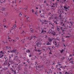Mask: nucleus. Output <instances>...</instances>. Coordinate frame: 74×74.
Returning a JSON list of instances; mask_svg holds the SVG:
<instances>
[{
  "mask_svg": "<svg viewBox=\"0 0 74 74\" xmlns=\"http://www.w3.org/2000/svg\"><path fill=\"white\" fill-rule=\"evenodd\" d=\"M58 17H54V19L55 20H56L57 21H59V19H62V12H61L60 11V10H59L58 12Z\"/></svg>",
  "mask_w": 74,
  "mask_h": 74,
  "instance_id": "1",
  "label": "nucleus"
},
{
  "mask_svg": "<svg viewBox=\"0 0 74 74\" xmlns=\"http://www.w3.org/2000/svg\"><path fill=\"white\" fill-rule=\"evenodd\" d=\"M8 52H12V53H15L16 55V56H15L16 57H17V58H18V56L17 55L18 54V52L17 51V50L16 49H14L10 51H8Z\"/></svg>",
  "mask_w": 74,
  "mask_h": 74,
  "instance_id": "2",
  "label": "nucleus"
},
{
  "mask_svg": "<svg viewBox=\"0 0 74 74\" xmlns=\"http://www.w3.org/2000/svg\"><path fill=\"white\" fill-rule=\"evenodd\" d=\"M3 65L4 67H5V66H8V67L10 66V63H9V62H8V61H6L4 62L3 64Z\"/></svg>",
  "mask_w": 74,
  "mask_h": 74,
  "instance_id": "3",
  "label": "nucleus"
},
{
  "mask_svg": "<svg viewBox=\"0 0 74 74\" xmlns=\"http://www.w3.org/2000/svg\"><path fill=\"white\" fill-rule=\"evenodd\" d=\"M48 40L49 42H51L53 41V43L54 44V40H55V38H50L49 37L48 38Z\"/></svg>",
  "mask_w": 74,
  "mask_h": 74,
  "instance_id": "4",
  "label": "nucleus"
},
{
  "mask_svg": "<svg viewBox=\"0 0 74 74\" xmlns=\"http://www.w3.org/2000/svg\"><path fill=\"white\" fill-rule=\"evenodd\" d=\"M54 22L55 23L56 25L57 26L60 25V23H59L58 21H54Z\"/></svg>",
  "mask_w": 74,
  "mask_h": 74,
  "instance_id": "5",
  "label": "nucleus"
},
{
  "mask_svg": "<svg viewBox=\"0 0 74 74\" xmlns=\"http://www.w3.org/2000/svg\"><path fill=\"white\" fill-rule=\"evenodd\" d=\"M51 34L52 36H55L56 35V32L54 31H53L51 32Z\"/></svg>",
  "mask_w": 74,
  "mask_h": 74,
  "instance_id": "6",
  "label": "nucleus"
},
{
  "mask_svg": "<svg viewBox=\"0 0 74 74\" xmlns=\"http://www.w3.org/2000/svg\"><path fill=\"white\" fill-rule=\"evenodd\" d=\"M64 8L65 9V10L66 11H67V10H69V8H67L66 6H64Z\"/></svg>",
  "mask_w": 74,
  "mask_h": 74,
  "instance_id": "7",
  "label": "nucleus"
},
{
  "mask_svg": "<svg viewBox=\"0 0 74 74\" xmlns=\"http://www.w3.org/2000/svg\"><path fill=\"white\" fill-rule=\"evenodd\" d=\"M47 23H48V21L45 20L44 21V22L43 23V24H45V25L47 24Z\"/></svg>",
  "mask_w": 74,
  "mask_h": 74,
  "instance_id": "8",
  "label": "nucleus"
},
{
  "mask_svg": "<svg viewBox=\"0 0 74 74\" xmlns=\"http://www.w3.org/2000/svg\"><path fill=\"white\" fill-rule=\"evenodd\" d=\"M9 64H14V62L13 60H12L11 61H9Z\"/></svg>",
  "mask_w": 74,
  "mask_h": 74,
  "instance_id": "9",
  "label": "nucleus"
},
{
  "mask_svg": "<svg viewBox=\"0 0 74 74\" xmlns=\"http://www.w3.org/2000/svg\"><path fill=\"white\" fill-rule=\"evenodd\" d=\"M1 10L2 11H5V8H2Z\"/></svg>",
  "mask_w": 74,
  "mask_h": 74,
  "instance_id": "10",
  "label": "nucleus"
},
{
  "mask_svg": "<svg viewBox=\"0 0 74 74\" xmlns=\"http://www.w3.org/2000/svg\"><path fill=\"white\" fill-rule=\"evenodd\" d=\"M0 68L1 69V72L3 71V70L4 71V68L1 66L0 67Z\"/></svg>",
  "mask_w": 74,
  "mask_h": 74,
  "instance_id": "11",
  "label": "nucleus"
},
{
  "mask_svg": "<svg viewBox=\"0 0 74 74\" xmlns=\"http://www.w3.org/2000/svg\"><path fill=\"white\" fill-rule=\"evenodd\" d=\"M54 27H55V26H54V24H53L51 26V29H54Z\"/></svg>",
  "mask_w": 74,
  "mask_h": 74,
  "instance_id": "12",
  "label": "nucleus"
},
{
  "mask_svg": "<svg viewBox=\"0 0 74 74\" xmlns=\"http://www.w3.org/2000/svg\"><path fill=\"white\" fill-rule=\"evenodd\" d=\"M40 45V43H39V42H37L36 43V47H38L39 46L38 45Z\"/></svg>",
  "mask_w": 74,
  "mask_h": 74,
  "instance_id": "13",
  "label": "nucleus"
},
{
  "mask_svg": "<svg viewBox=\"0 0 74 74\" xmlns=\"http://www.w3.org/2000/svg\"><path fill=\"white\" fill-rule=\"evenodd\" d=\"M5 53H6V52L4 51H0V53H2V54H4Z\"/></svg>",
  "mask_w": 74,
  "mask_h": 74,
  "instance_id": "14",
  "label": "nucleus"
},
{
  "mask_svg": "<svg viewBox=\"0 0 74 74\" xmlns=\"http://www.w3.org/2000/svg\"><path fill=\"white\" fill-rule=\"evenodd\" d=\"M32 38H33L32 36L30 37L29 38V37L28 38V39L29 40H31L32 39Z\"/></svg>",
  "mask_w": 74,
  "mask_h": 74,
  "instance_id": "15",
  "label": "nucleus"
},
{
  "mask_svg": "<svg viewBox=\"0 0 74 74\" xmlns=\"http://www.w3.org/2000/svg\"><path fill=\"white\" fill-rule=\"evenodd\" d=\"M46 45H51V42L49 43V42H48L47 43Z\"/></svg>",
  "mask_w": 74,
  "mask_h": 74,
  "instance_id": "16",
  "label": "nucleus"
},
{
  "mask_svg": "<svg viewBox=\"0 0 74 74\" xmlns=\"http://www.w3.org/2000/svg\"><path fill=\"white\" fill-rule=\"evenodd\" d=\"M69 23H71V24H69V25H70L71 26H72V25H73V23H72V22L70 21Z\"/></svg>",
  "mask_w": 74,
  "mask_h": 74,
  "instance_id": "17",
  "label": "nucleus"
},
{
  "mask_svg": "<svg viewBox=\"0 0 74 74\" xmlns=\"http://www.w3.org/2000/svg\"><path fill=\"white\" fill-rule=\"evenodd\" d=\"M61 25H62V26H64V23H63V22H61Z\"/></svg>",
  "mask_w": 74,
  "mask_h": 74,
  "instance_id": "18",
  "label": "nucleus"
},
{
  "mask_svg": "<svg viewBox=\"0 0 74 74\" xmlns=\"http://www.w3.org/2000/svg\"><path fill=\"white\" fill-rule=\"evenodd\" d=\"M55 45H56V47H59V44H56Z\"/></svg>",
  "mask_w": 74,
  "mask_h": 74,
  "instance_id": "19",
  "label": "nucleus"
},
{
  "mask_svg": "<svg viewBox=\"0 0 74 74\" xmlns=\"http://www.w3.org/2000/svg\"><path fill=\"white\" fill-rule=\"evenodd\" d=\"M3 27V25L1 24H0V27H1V29H3L2 27Z\"/></svg>",
  "mask_w": 74,
  "mask_h": 74,
  "instance_id": "20",
  "label": "nucleus"
},
{
  "mask_svg": "<svg viewBox=\"0 0 74 74\" xmlns=\"http://www.w3.org/2000/svg\"><path fill=\"white\" fill-rule=\"evenodd\" d=\"M47 73L48 74H51V73H52V71H50L49 72H47Z\"/></svg>",
  "mask_w": 74,
  "mask_h": 74,
  "instance_id": "21",
  "label": "nucleus"
},
{
  "mask_svg": "<svg viewBox=\"0 0 74 74\" xmlns=\"http://www.w3.org/2000/svg\"><path fill=\"white\" fill-rule=\"evenodd\" d=\"M30 51L29 50H28L26 51V52H27V53H28V52H30Z\"/></svg>",
  "mask_w": 74,
  "mask_h": 74,
  "instance_id": "22",
  "label": "nucleus"
},
{
  "mask_svg": "<svg viewBox=\"0 0 74 74\" xmlns=\"http://www.w3.org/2000/svg\"><path fill=\"white\" fill-rule=\"evenodd\" d=\"M61 29L62 30V32H64V29H63V27H61Z\"/></svg>",
  "mask_w": 74,
  "mask_h": 74,
  "instance_id": "23",
  "label": "nucleus"
},
{
  "mask_svg": "<svg viewBox=\"0 0 74 74\" xmlns=\"http://www.w3.org/2000/svg\"><path fill=\"white\" fill-rule=\"evenodd\" d=\"M6 48H8V49H11V47H6Z\"/></svg>",
  "mask_w": 74,
  "mask_h": 74,
  "instance_id": "24",
  "label": "nucleus"
},
{
  "mask_svg": "<svg viewBox=\"0 0 74 74\" xmlns=\"http://www.w3.org/2000/svg\"><path fill=\"white\" fill-rule=\"evenodd\" d=\"M10 70L12 71H14V70H13V68H10Z\"/></svg>",
  "mask_w": 74,
  "mask_h": 74,
  "instance_id": "25",
  "label": "nucleus"
},
{
  "mask_svg": "<svg viewBox=\"0 0 74 74\" xmlns=\"http://www.w3.org/2000/svg\"><path fill=\"white\" fill-rule=\"evenodd\" d=\"M16 27V26H14V27H12V30H13V29H14V28H15Z\"/></svg>",
  "mask_w": 74,
  "mask_h": 74,
  "instance_id": "26",
  "label": "nucleus"
},
{
  "mask_svg": "<svg viewBox=\"0 0 74 74\" xmlns=\"http://www.w3.org/2000/svg\"><path fill=\"white\" fill-rule=\"evenodd\" d=\"M53 24L52 23H49V25H51V26H52V25H53Z\"/></svg>",
  "mask_w": 74,
  "mask_h": 74,
  "instance_id": "27",
  "label": "nucleus"
},
{
  "mask_svg": "<svg viewBox=\"0 0 74 74\" xmlns=\"http://www.w3.org/2000/svg\"><path fill=\"white\" fill-rule=\"evenodd\" d=\"M4 71L6 70H7L8 69V68L7 67H4Z\"/></svg>",
  "mask_w": 74,
  "mask_h": 74,
  "instance_id": "28",
  "label": "nucleus"
},
{
  "mask_svg": "<svg viewBox=\"0 0 74 74\" xmlns=\"http://www.w3.org/2000/svg\"><path fill=\"white\" fill-rule=\"evenodd\" d=\"M65 74H72V73H71V74L69 73H67V72H66L65 73Z\"/></svg>",
  "mask_w": 74,
  "mask_h": 74,
  "instance_id": "29",
  "label": "nucleus"
},
{
  "mask_svg": "<svg viewBox=\"0 0 74 74\" xmlns=\"http://www.w3.org/2000/svg\"><path fill=\"white\" fill-rule=\"evenodd\" d=\"M64 51V49H62V50L61 51H60L61 53H62L63 52V51Z\"/></svg>",
  "mask_w": 74,
  "mask_h": 74,
  "instance_id": "30",
  "label": "nucleus"
},
{
  "mask_svg": "<svg viewBox=\"0 0 74 74\" xmlns=\"http://www.w3.org/2000/svg\"><path fill=\"white\" fill-rule=\"evenodd\" d=\"M1 54H0V58H3V55H2L1 56Z\"/></svg>",
  "mask_w": 74,
  "mask_h": 74,
  "instance_id": "31",
  "label": "nucleus"
},
{
  "mask_svg": "<svg viewBox=\"0 0 74 74\" xmlns=\"http://www.w3.org/2000/svg\"><path fill=\"white\" fill-rule=\"evenodd\" d=\"M14 74H16V70H15L14 71Z\"/></svg>",
  "mask_w": 74,
  "mask_h": 74,
  "instance_id": "32",
  "label": "nucleus"
},
{
  "mask_svg": "<svg viewBox=\"0 0 74 74\" xmlns=\"http://www.w3.org/2000/svg\"><path fill=\"white\" fill-rule=\"evenodd\" d=\"M44 32H46V31H43V30H42V32H41V33H44Z\"/></svg>",
  "mask_w": 74,
  "mask_h": 74,
  "instance_id": "33",
  "label": "nucleus"
},
{
  "mask_svg": "<svg viewBox=\"0 0 74 74\" xmlns=\"http://www.w3.org/2000/svg\"><path fill=\"white\" fill-rule=\"evenodd\" d=\"M16 60H17V61H18V62H20V60H19V59H16Z\"/></svg>",
  "mask_w": 74,
  "mask_h": 74,
  "instance_id": "34",
  "label": "nucleus"
},
{
  "mask_svg": "<svg viewBox=\"0 0 74 74\" xmlns=\"http://www.w3.org/2000/svg\"><path fill=\"white\" fill-rule=\"evenodd\" d=\"M30 18V17H29L27 16V17L26 19H29Z\"/></svg>",
  "mask_w": 74,
  "mask_h": 74,
  "instance_id": "35",
  "label": "nucleus"
},
{
  "mask_svg": "<svg viewBox=\"0 0 74 74\" xmlns=\"http://www.w3.org/2000/svg\"><path fill=\"white\" fill-rule=\"evenodd\" d=\"M32 11L33 13H34V10H33V9H32Z\"/></svg>",
  "mask_w": 74,
  "mask_h": 74,
  "instance_id": "36",
  "label": "nucleus"
},
{
  "mask_svg": "<svg viewBox=\"0 0 74 74\" xmlns=\"http://www.w3.org/2000/svg\"><path fill=\"white\" fill-rule=\"evenodd\" d=\"M62 0V1H63V2H66V0Z\"/></svg>",
  "mask_w": 74,
  "mask_h": 74,
  "instance_id": "37",
  "label": "nucleus"
},
{
  "mask_svg": "<svg viewBox=\"0 0 74 74\" xmlns=\"http://www.w3.org/2000/svg\"><path fill=\"white\" fill-rule=\"evenodd\" d=\"M52 48V49H54L55 48V47H54V46H53L52 47H51Z\"/></svg>",
  "mask_w": 74,
  "mask_h": 74,
  "instance_id": "38",
  "label": "nucleus"
},
{
  "mask_svg": "<svg viewBox=\"0 0 74 74\" xmlns=\"http://www.w3.org/2000/svg\"><path fill=\"white\" fill-rule=\"evenodd\" d=\"M27 22H28V23H29V22H30V20H28L27 21Z\"/></svg>",
  "mask_w": 74,
  "mask_h": 74,
  "instance_id": "39",
  "label": "nucleus"
},
{
  "mask_svg": "<svg viewBox=\"0 0 74 74\" xmlns=\"http://www.w3.org/2000/svg\"><path fill=\"white\" fill-rule=\"evenodd\" d=\"M22 14H21V13L19 14V16H22Z\"/></svg>",
  "mask_w": 74,
  "mask_h": 74,
  "instance_id": "40",
  "label": "nucleus"
},
{
  "mask_svg": "<svg viewBox=\"0 0 74 74\" xmlns=\"http://www.w3.org/2000/svg\"><path fill=\"white\" fill-rule=\"evenodd\" d=\"M64 38L63 39V38H62V41H65L64 40Z\"/></svg>",
  "mask_w": 74,
  "mask_h": 74,
  "instance_id": "41",
  "label": "nucleus"
},
{
  "mask_svg": "<svg viewBox=\"0 0 74 74\" xmlns=\"http://www.w3.org/2000/svg\"><path fill=\"white\" fill-rule=\"evenodd\" d=\"M27 62H28V63H29V60H27Z\"/></svg>",
  "mask_w": 74,
  "mask_h": 74,
  "instance_id": "42",
  "label": "nucleus"
},
{
  "mask_svg": "<svg viewBox=\"0 0 74 74\" xmlns=\"http://www.w3.org/2000/svg\"><path fill=\"white\" fill-rule=\"evenodd\" d=\"M11 58V56H9V60H10V59Z\"/></svg>",
  "mask_w": 74,
  "mask_h": 74,
  "instance_id": "43",
  "label": "nucleus"
},
{
  "mask_svg": "<svg viewBox=\"0 0 74 74\" xmlns=\"http://www.w3.org/2000/svg\"><path fill=\"white\" fill-rule=\"evenodd\" d=\"M32 55H30L29 56V58L32 57Z\"/></svg>",
  "mask_w": 74,
  "mask_h": 74,
  "instance_id": "44",
  "label": "nucleus"
},
{
  "mask_svg": "<svg viewBox=\"0 0 74 74\" xmlns=\"http://www.w3.org/2000/svg\"><path fill=\"white\" fill-rule=\"evenodd\" d=\"M57 29L58 30H60V28H59L58 27H57Z\"/></svg>",
  "mask_w": 74,
  "mask_h": 74,
  "instance_id": "45",
  "label": "nucleus"
},
{
  "mask_svg": "<svg viewBox=\"0 0 74 74\" xmlns=\"http://www.w3.org/2000/svg\"><path fill=\"white\" fill-rule=\"evenodd\" d=\"M27 6H26V9H25V8H24V9H25V10H27Z\"/></svg>",
  "mask_w": 74,
  "mask_h": 74,
  "instance_id": "46",
  "label": "nucleus"
},
{
  "mask_svg": "<svg viewBox=\"0 0 74 74\" xmlns=\"http://www.w3.org/2000/svg\"><path fill=\"white\" fill-rule=\"evenodd\" d=\"M37 12L36 11L35 13V14H36V15H37Z\"/></svg>",
  "mask_w": 74,
  "mask_h": 74,
  "instance_id": "47",
  "label": "nucleus"
},
{
  "mask_svg": "<svg viewBox=\"0 0 74 74\" xmlns=\"http://www.w3.org/2000/svg\"><path fill=\"white\" fill-rule=\"evenodd\" d=\"M41 50H38V52H41Z\"/></svg>",
  "mask_w": 74,
  "mask_h": 74,
  "instance_id": "48",
  "label": "nucleus"
},
{
  "mask_svg": "<svg viewBox=\"0 0 74 74\" xmlns=\"http://www.w3.org/2000/svg\"><path fill=\"white\" fill-rule=\"evenodd\" d=\"M45 38H46L47 37V35H45Z\"/></svg>",
  "mask_w": 74,
  "mask_h": 74,
  "instance_id": "49",
  "label": "nucleus"
},
{
  "mask_svg": "<svg viewBox=\"0 0 74 74\" xmlns=\"http://www.w3.org/2000/svg\"><path fill=\"white\" fill-rule=\"evenodd\" d=\"M59 66H61V64H58Z\"/></svg>",
  "mask_w": 74,
  "mask_h": 74,
  "instance_id": "50",
  "label": "nucleus"
},
{
  "mask_svg": "<svg viewBox=\"0 0 74 74\" xmlns=\"http://www.w3.org/2000/svg\"><path fill=\"white\" fill-rule=\"evenodd\" d=\"M25 16V17H27V15H26L25 16Z\"/></svg>",
  "mask_w": 74,
  "mask_h": 74,
  "instance_id": "51",
  "label": "nucleus"
},
{
  "mask_svg": "<svg viewBox=\"0 0 74 74\" xmlns=\"http://www.w3.org/2000/svg\"><path fill=\"white\" fill-rule=\"evenodd\" d=\"M32 37L33 38V37H35V38H37V37H36V36H34V37L33 36V37Z\"/></svg>",
  "mask_w": 74,
  "mask_h": 74,
  "instance_id": "52",
  "label": "nucleus"
},
{
  "mask_svg": "<svg viewBox=\"0 0 74 74\" xmlns=\"http://www.w3.org/2000/svg\"><path fill=\"white\" fill-rule=\"evenodd\" d=\"M62 58H63V59H65V58L64 56H62Z\"/></svg>",
  "mask_w": 74,
  "mask_h": 74,
  "instance_id": "53",
  "label": "nucleus"
},
{
  "mask_svg": "<svg viewBox=\"0 0 74 74\" xmlns=\"http://www.w3.org/2000/svg\"><path fill=\"white\" fill-rule=\"evenodd\" d=\"M6 27V25H4V27L5 28Z\"/></svg>",
  "mask_w": 74,
  "mask_h": 74,
  "instance_id": "54",
  "label": "nucleus"
},
{
  "mask_svg": "<svg viewBox=\"0 0 74 74\" xmlns=\"http://www.w3.org/2000/svg\"><path fill=\"white\" fill-rule=\"evenodd\" d=\"M67 22V20H65L64 21V22Z\"/></svg>",
  "mask_w": 74,
  "mask_h": 74,
  "instance_id": "55",
  "label": "nucleus"
},
{
  "mask_svg": "<svg viewBox=\"0 0 74 74\" xmlns=\"http://www.w3.org/2000/svg\"><path fill=\"white\" fill-rule=\"evenodd\" d=\"M36 9H38V7H36Z\"/></svg>",
  "mask_w": 74,
  "mask_h": 74,
  "instance_id": "56",
  "label": "nucleus"
},
{
  "mask_svg": "<svg viewBox=\"0 0 74 74\" xmlns=\"http://www.w3.org/2000/svg\"><path fill=\"white\" fill-rule=\"evenodd\" d=\"M70 37V36H66V37H67L68 38H69Z\"/></svg>",
  "mask_w": 74,
  "mask_h": 74,
  "instance_id": "57",
  "label": "nucleus"
},
{
  "mask_svg": "<svg viewBox=\"0 0 74 74\" xmlns=\"http://www.w3.org/2000/svg\"><path fill=\"white\" fill-rule=\"evenodd\" d=\"M49 54H52V53H51V52H50L49 53Z\"/></svg>",
  "mask_w": 74,
  "mask_h": 74,
  "instance_id": "58",
  "label": "nucleus"
},
{
  "mask_svg": "<svg viewBox=\"0 0 74 74\" xmlns=\"http://www.w3.org/2000/svg\"><path fill=\"white\" fill-rule=\"evenodd\" d=\"M70 63H73V61H71Z\"/></svg>",
  "mask_w": 74,
  "mask_h": 74,
  "instance_id": "59",
  "label": "nucleus"
},
{
  "mask_svg": "<svg viewBox=\"0 0 74 74\" xmlns=\"http://www.w3.org/2000/svg\"><path fill=\"white\" fill-rule=\"evenodd\" d=\"M11 56H12V57H13V54L11 55Z\"/></svg>",
  "mask_w": 74,
  "mask_h": 74,
  "instance_id": "60",
  "label": "nucleus"
},
{
  "mask_svg": "<svg viewBox=\"0 0 74 74\" xmlns=\"http://www.w3.org/2000/svg\"><path fill=\"white\" fill-rule=\"evenodd\" d=\"M46 4H47V6H48V5H49L48 4L46 3Z\"/></svg>",
  "mask_w": 74,
  "mask_h": 74,
  "instance_id": "61",
  "label": "nucleus"
},
{
  "mask_svg": "<svg viewBox=\"0 0 74 74\" xmlns=\"http://www.w3.org/2000/svg\"><path fill=\"white\" fill-rule=\"evenodd\" d=\"M25 66H27V64H26L25 65Z\"/></svg>",
  "mask_w": 74,
  "mask_h": 74,
  "instance_id": "62",
  "label": "nucleus"
},
{
  "mask_svg": "<svg viewBox=\"0 0 74 74\" xmlns=\"http://www.w3.org/2000/svg\"><path fill=\"white\" fill-rule=\"evenodd\" d=\"M59 70H60H60H61V69L60 68H59Z\"/></svg>",
  "mask_w": 74,
  "mask_h": 74,
  "instance_id": "63",
  "label": "nucleus"
},
{
  "mask_svg": "<svg viewBox=\"0 0 74 74\" xmlns=\"http://www.w3.org/2000/svg\"><path fill=\"white\" fill-rule=\"evenodd\" d=\"M18 37L16 38V39H17V40H18Z\"/></svg>",
  "mask_w": 74,
  "mask_h": 74,
  "instance_id": "64",
  "label": "nucleus"
}]
</instances>
